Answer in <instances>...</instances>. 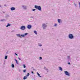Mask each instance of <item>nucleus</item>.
Instances as JSON below:
<instances>
[{
    "label": "nucleus",
    "instance_id": "obj_8",
    "mask_svg": "<svg viewBox=\"0 0 80 80\" xmlns=\"http://www.w3.org/2000/svg\"><path fill=\"white\" fill-rule=\"evenodd\" d=\"M10 10L11 11H13L15 10V7H12L10 8Z\"/></svg>",
    "mask_w": 80,
    "mask_h": 80
},
{
    "label": "nucleus",
    "instance_id": "obj_18",
    "mask_svg": "<svg viewBox=\"0 0 80 80\" xmlns=\"http://www.w3.org/2000/svg\"><path fill=\"white\" fill-rule=\"evenodd\" d=\"M27 77L26 76H24L23 78V80H25L26 79H27Z\"/></svg>",
    "mask_w": 80,
    "mask_h": 80
},
{
    "label": "nucleus",
    "instance_id": "obj_14",
    "mask_svg": "<svg viewBox=\"0 0 80 80\" xmlns=\"http://www.w3.org/2000/svg\"><path fill=\"white\" fill-rule=\"evenodd\" d=\"M11 26V24H9V23H8L7 25L6 26V27H9V26Z\"/></svg>",
    "mask_w": 80,
    "mask_h": 80
},
{
    "label": "nucleus",
    "instance_id": "obj_5",
    "mask_svg": "<svg viewBox=\"0 0 80 80\" xmlns=\"http://www.w3.org/2000/svg\"><path fill=\"white\" fill-rule=\"evenodd\" d=\"M64 73L66 75H67V76H68V77H70V73L68 72V71H64Z\"/></svg>",
    "mask_w": 80,
    "mask_h": 80
},
{
    "label": "nucleus",
    "instance_id": "obj_4",
    "mask_svg": "<svg viewBox=\"0 0 80 80\" xmlns=\"http://www.w3.org/2000/svg\"><path fill=\"white\" fill-rule=\"evenodd\" d=\"M25 28H26V27H25V26H22L20 28V29L22 30H24L25 29Z\"/></svg>",
    "mask_w": 80,
    "mask_h": 80
},
{
    "label": "nucleus",
    "instance_id": "obj_19",
    "mask_svg": "<svg viewBox=\"0 0 80 80\" xmlns=\"http://www.w3.org/2000/svg\"><path fill=\"white\" fill-rule=\"evenodd\" d=\"M34 33L36 34V35H37V32L36 31H34Z\"/></svg>",
    "mask_w": 80,
    "mask_h": 80
},
{
    "label": "nucleus",
    "instance_id": "obj_42",
    "mask_svg": "<svg viewBox=\"0 0 80 80\" xmlns=\"http://www.w3.org/2000/svg\"><path fill=\"white\" fill-rule=\"evenodd\" d=\"M32 68H33V67H32Z\"/></svg>",
    "mask_w": 80,
    "mask_h": 80
},
{
    "label": "nucleus",
    "instance_id": "obj_16",
    "mask_svg": "<svg viewBox=\"0 0 80 80\" xmlns=\"http://www.w3.org/2000/svg\"><path fill=\"white\" fill-rule=\"evenodd\" d=\"M3 21H6L5 19H0V22H3Z\"/></svg>",
    "mask_w": 80,
    "mask_h": 80
},
{
    "label": "nucleus",
    "instance_id": "obj_28",
    "mask_svg": "<svg viewBox=\"0 0 80 80\" xmlns=\"http://www.w3.org/2000/svg\"><path fill=\"white\" fill-rule=\"evenodd\" d=\"M67 58H68V59H70V57L67 56Z\"/></svg>",
    "mask_w": 80,
    "mask_h": 80
},
{
    "label": "nucleus",
    "instance_id": "obj_32",
    "mask_svg": "<svg viewBox=\"0 0 80 80\" xmlns=\"http://www.w3.org/2000/svg\"><path fill=\"white\" fill-rule=\"evenodd\" d=\"M74 5H75V7H77V4H75V3H74Z\"/></svg>",
    "mask_w": 80,
    "mask_h": 80
},
{
    "label": "nucleus",
    "instance_id": "obj_31",
    "mask_svg": "<svg viewBox=\"0 0 80 80\" xmlns=\"http://www.w3.org/2000/svg\"><path fill=\"white\" fill-rule=\"evenodd\" d=\"M15 54L16 55V56H18V54H17V53H15Z\"/></svg>",
    "mask_w": 80,
    "mask_h": 80
},
{
    "label": "nucleus",
    "instance_id": "obj_7",
    "mask_svg": "<svg viewBox=\"0 0 80 80\" xmlns=\"http://www.w3.org/2000/svg\"><path fill=\"white\" fill-rule=\"evenodd\" d=\"M32 27V25H28L27 27V28L28 29H30V28H31Z\"/></svg>",
    "mask_w": 80,
    "mask_h": 80
},
{
    "label": "nucleus",
    "instance_id": "obj_21",
    "mask_svg": "<svg viewBox=\"0 0 80 80\" xmlns=\"http://www.w3.org/2000/svg\"><path fill=\"white\" fill-rule=\"evenodd\" d=\"M29 75H30V73H28L26 75V77H29Z\"/></svg>",
    "mask_w": 80,
    "mask_h": 80
},
{
    "label": "nucleus",
    "instance_id": "obj_24",
    "mask_svg": "<svg viewBox=\"0 0 80 80\" xmlns=\"http://www.w3.org/2000/svg\"><path fill=\"white\" fill-rule=\"evenodd\" d=\"M23 68H26V66L25 65L23 64Z\"/></svg>",
    "mask_w": 80,
    "mask_h": 80
},
{
    "label": "nucleus",
    "instance_id": "obj_9",
    "mask_svg": "<svg viewBox=\"0 0 80 80\" xmlns=\"http://www.w3.org/2000/svg\"><path fill=\"white\" fill-rule=\"evenodd\" d=\"M17 36V37H19L21 38H22V36H21V35L20 34H16Z\"/></svg>",
    "mask_w": 80,
    "mask_h": 80
},
{
    "label": "nucleus",
    "instance_id": "obj_39",
    "mask_svg": "<svg viewBox=\"0 0 80 80\" xmlns=\"http://www.w3.org/2000/svg\"><path fill=\"white\" fill-rule=\"evenodd\" d=\"M43 49H42V51H43Z\"/></svg>",
    "mask_w": 80,
    "mask_h": 80
},
{
    "label": "nucleus",
    "instance_id": "obj_34",
    "mask_svg": "<svg viewBox=\"0 0 80 80\" xmlns=\"http://www.w3.org/2000/svg\"><path fill=\"white\" fill-rule=\"evenodd\" d=\"M68 65H70V62H68Z\"/></svg>",
    "mask_w": 80,
    "mask_h": 80
},
{
    "label": "nucleus",
    "instance_id": "obj_2",
    "mask_svg": "<svg viewBox=\"0 0 80 80\" xmlns=\"http://www.w3.org/2000/svg\"><path fill=\"white\" fill-rule=\"evenodd\" d=\"M68 38L69 39H73L74 38V36L73 35V34H70L68 35Z\"/></svg>",
    "mask_w": 80,
    "mask_h": 80
},
{
    "label": "nucleus",
    "instance_id": "obj_40",
    "mask_svg": "<svg viewBox=\"0 0 80 80\" xmlns=\"http://www.w3.org/2000/svg\"><path fill=\"white\" fill-rule=\"evenodd\" d=\"M0 7H2V6L0 5Z\"/></svg>",
    "mask_w": 80,
    "mask_h": 80
},
{
    "label": "nucleus",
    "instance_id": "obj_20",
    "mask_svg": "<svg viewBox=\"0 0 80 80\" xmlns=\"http://www.w3.org/2000/svg\"><path fill=\"white\" fill-rule=\"evenodd\" d=\"M11 67H12V68H14V67H15V66H14V64H12Z\"/></svg>",
    "mask_w": 80,
    "mask_h": 80
},
{
    "label": "nucleus",
    "instance_id": "obj_12",
    "mask_svg": "<svg viewBox=\"0 0 80 80\" xmlns=\"http://www.w3.org/2000/svg\"><path fill=\"white\" fill-rule=\"evenodd\" d=\"M44 68L46 70L47 72H48V71H49V70L48 69L46 68V67H44Z\"/></svg>",
    "mask_w": 80,
    "mask_h": 80
},
{
    "label": "nucleus",
    "instance_id": "obj_11",
    "mask_svg": "<svg viewBox=\"0 0 80 80\" xmlns=\"http://www.w3.org/2000/svg\"><path fill=\"white\" fill-rule=\"evenodd\" d=\"M22 7L23 8V9L25 10V9H27V6H22Z\"/></svg>",
    "mask_w": 80,
    "mask_h": 80
},
{
    "label": "nucleus",
    "instance_id": "obj_13",
    "mask_svg": "<svg viewBox=\"0 0 80 80\" xmlns=\"http://www.w3.org/2000/svg\"><path fill=\"white\" fill-rule=\"evenodd\" d=\"M59 70H60L61 71H63V69H62V68L61 67H59Z\"/></svg>",
    "mask_w": 80,
    "mask_h": 80
},
{
    "label": "nucleus",
    "instance_id": "obj_23",
    "mask_svg": "<svg viewBox=\"0 0 80 80\" xmlns=\"http://www.w3.org/2000/svg\"><path fill=\"white\" fill-rule=\"evenodd\" d=\"M7 58H8V56H5V59H7Z\"/></svg>",
    "mask_w": 80,
    "mask_h": 80
},
{
    "label": "nucleus",
    "instance_id": "obj_38",
    "mask_svg": "<svg viewBox=\"0 0 80 80\" xmlns=\"http://www.w3.org/2000/svg\"><path fill=\"white\" fill-rule=\"evenodd\" d=\"M31 18H33V17H31Z\"/></svg>",
    "mask_w": 80,
    "mask_h": 80
},
{
    "label": "nucleus",
    "instance_id": "obj_30",
    "mask_svg": "<svg viewBox=\"0 0 80 80\" xmlns=\"http://www.w3.org/2000/svg\"><path fill=\"white\" fill-rule=\"evenodd\" d=\"M32 11H35V10H36V9H32Z\"/></svg>",
    "mask_w": 80,
    "mask_h": 80
},
{
    "label": "nucleus",
    "instance_id": "obj_17",
    "mask_svg": "<svg viewBox=\"0 0 80 80\" xmlns=\"http://www.w3.org/2000/svg\"><path fill=\"white\" fill-rule=\"evenodd\" d=\"M58 23H60L61 22V20L60 19H58Z\"/></svg>",
    "mask_w": 80,
    "mask_h": 80
},
{
    "label": "nucleus",
    "instance_id": "obj_41",
    "mask_svg": "<svg viewBox=\"0 0 80 80\" xmlns=\"http://www.w3.org/2000/svg\"><path fill=\"white\" fill-rule=\"evenodd\" d=\"M33 70H35V69H33Z\"/></svg>",
    "mask_w": 80,
    "mask_h": 80
},
{
    "label": "nucleus",
    "instance_id": "obj_43",
    "mask_svg": "<svg viewBox=\"0 0 80 80\" xmlns=\"http://www.w3.org/2000/svg\"><path fill=\"white\" fill-rule=\"evenodd\" d=\"M68 0L70 1V0Z\"/></svg>",
    "mask_w": 80,
    "mask_h": 80
},
{
    "label": "nucleus",
    "instance_id": "obj_26",
    "mask_svg": "<svg viewBox=\"0 0 80 80\" xmlns=\"http://www.w3.org/2000/svg\"><path fill=\"white\" fill-rule=\"evenodd\" d=\"M39 59H39L40 60H42V57H39Z\"/></svg>",
    "mask_w": 80,
    "mask_h": 80
},
{
    "label": "nucleus",
    "instance_id": "obj_22",
    "mask_svg": "<svg viewBox=\"0 0 80 80\" xmlns=\"http://www.w3.org/2000/svg\"><path fill=\"white\" fill-rule=\"evenodd\" d=\"M15 61H16V63H17V64H18V61H17V59H15Z\"/></svg>",
    "mask_w": 80,
    "mask_h": 80
},
{
    "label": "nucleus",
    "instance_id": "obj_35",
    "mask_svg": "<svg viewBox=\"0 0 80 80\" xmlns=\"http://www.w3.org/2000/svg\"><path fill=\"white\" fill-rule=\"evenodd\" d=\"M18 58L19 59V60H21V59H20V58Z\"/></svg>",
    "mask_w": 80,
    "mask_h": 80
},
{
    "label": "nucleus",
    "instance_id": "obj_27",
    "mask_svg": "<svg viewBox=\"0 0 80 80\" xmlns=\"http://www.w3.org/2000/svg\"><path fill=\"white\" fill-rule=\"evenodd\" d=\"M54 27H57V24H55V25H54Z\"/></svg>",
    "mask_w": 80,
    "mask_h": 80
},
{
    "label": "nucleus",
    "instance_id": "obj_29",
    "mask_svg": "<svg viewBox=\"0 0 80 80\" xmlns=\"http://www.w3.org/2000/svg\"><path fill=\"white\" fill-rule=\"evenodd\" d=\"M23 72H24V73H25V72H26V69L24 70L23 71Z\"/></svg>",
    "mask_w": 80,
    "mask_h": 80
},
{
    "label": "nucleus",
    "instance_id": "obj_10",
    "mask_svg": "<svg viewBox=\"0 0 80 80\" xmlns=\"http://www.w3.org/2000/svg\"><path fill=\"white\" fill-rule=\"evenodd\" d=\"M10 17V16L9 15H8V14H6L5 16V18H8V17Z\"/></svg>",
    "mask_w": 80,
    "mask_h": 80
},
{
    "label": "nucleus",
    "instance_id": "obj_15",
    "mask_svg": "<svg viewBox=\"0 0 80 80\" xmlns=\"http://www.w3.org/2000/svg\"><path fill=\"white\" fill-rule=\"evenodd\" d=\"M37 75H38V77H42V76L40 75V74H39V73H38V72H37Z\"/></svg>",
    "mask_w": 80,
    "mask_h": 80
},
{
    "label": "nucleus",
    "instance_id": "obj_6",
    "mask_svg": "<svg viewBox=\"0 0 80 80\" xmlns=\"http://www.w3.org/2000/svg\"><path fill=\"white\" fill-rule=\"evenodd\" d=\"M27 35H28V33H25L24 34L21 35V37H25V36Z\"/></svg>",
    "mask_w": 80,
    "mask_h": 80
},
{
    "label": "nucleus",
    "instance_id": "obj_25",
    "mask_svg": "<svg viewBox=\"0 0 80 80\" xmlns=\"http://www.w3.org/2000/svg\"><path fill=\"white\" fill-rule=\"evenodd\" d=\"M38 46H39V47H42V44H38Z\"/></svg>",
    "mask_w": 80,
    "mask_h": 80
},
{
    "label": "nucleus",
    "instance_id": "obj_37",
    "mask_svg": "<svg viewBox=\"0 0 80 80\" xmlns=\"http://www.w3.org/2000/svg\"><path fill=\"white\" fill-rule=\"evenodd\" d=\"M79 7H80V2H79Z\"/></svg>",
    "mask_w": 80,
    "mask_h": 80
},
{
    "label": "nucleus",
    "instance_id": "obj_33",
    "mask_svg": "<svg viewBox=\"0 0 80 80\" xmlns=\"http://www.w3.org/2000/svg\"><path fill=\"white\" fill-rule=\"evenodd\" d=\"M19 72H21V70L20 69H19Z\"/></svg>",
    "mask_w": 80,
    "mask_h": 80
},
{
    "label": "nucleus",
    "instance_id": "obj_1",
    "mask_svg": "<svg viewBox=\"0 0 80 80\" xmlns=\"http://www.w3.org/2000/svg\"><path fill=\"white\" fill-rule=\"evenodd\" d=\"M34 8L36 9H38L39 11H42V7L40 6L35 5L34 6Z\"/></svg>",
    "mask_w": 80,
    "mask_h": 80
},
{
    "label": "nucleus",
    "instance_id": "obj_3",
    "mask_svg": "<svg viewBox=\"0 0 80 80\" xmlns=\"http://www.w3.org/2000/svg\"><path fill=\"white\" fill-rule=\"evenodd\" d=\"M42 27L44 30H45L47 27V25L45 23L42 24Z\"/></svg>",
    "mask_w": 80,
    "mask_h": 80
},
{
    "label": "nucleus",
    "instance_id": "obj_36",
    "mask_svg": "<svg viewBox=\"0 0 80 80\" xmlns=\"http://www.w3.org/2000/svg\"><path fill=\"white\" fill-rule=\"evenodd\" d=\"M31 73H32V74H33V72L32 71L31 72Z\"/></svg>",
    "mask_w": 80,
    "mask_h": 80
}]
</instances>
